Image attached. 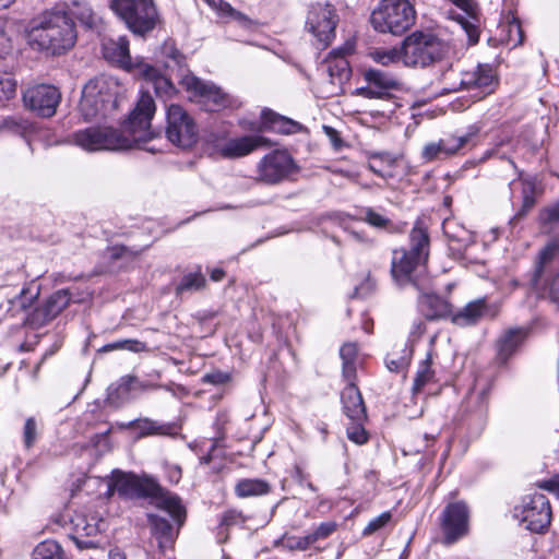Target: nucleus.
<instances>
[{
    "label": "nucleus",
    "instance_id": "1",
    "mask_svg": "<svg viewBox=\"0 0 559 559\" xmlns=\"http://www.w3.org/2000/svg\"><path fill=\"white\" fill-rule=\"evenodd\" d=\"M155 102L143 93L124 124L128 135L111 127H88L73 133V143L86 152L128 150L140 142L151 140V120L155 114Z\"/></svg>",
    "mask_w": 559,
    "mask_h": 559
},
{
    "label": "nucleus",
    "instance_id": "2",
    "mask_svg": "<svg viewBox=\"0 0 559 559\" xmlns=\"http://www.w3.org/2000/svg\"><path fill=\"white\" fill-rule=\"evenodd\" d=\"M430 238L427 229L417 222L409 233L407 248L394 249L391 261V275L399 286L412 285L418 290L429 286L427 261Z\"/></svg>",
    "mask_w": 559,
    "mask_h": 559
},
{
    "label": "nucleus",
    "instance_id": "3",
    "mask_svg": "<svg viewBox=\"0 0 559 559\" xmlns=\"http://www.w3.org/2000/svg\"><path fill=\"white\" fill-rule=\"evenodd\" d=\"M75 40L73 19L62 8L45 10L29 22L27 41L37 51L62 55L74 46Z\"/></svg>",
    "mask_w": 559,
    "mask_h": 559
},
{
    "label": "nucleus",
    "instance_id": "4",
    "mask_svg": "<svg viewBox=\"0 0 559 559\" xmlns=\"http://www.w3.org/2000/svg\"><path fill=\"white\" fill-rule=\"evenodd\" d=\"M108 489L109 492L116 491L119 496L127 498H155L158 509L169 512L179 524L183 521L185 507L181 499L164 489L151 477H139L132 473L115 469L111 473Z\"/></svg>",
    "mask_w": 559,
    "mask_h": 559
},
{
    "label": "nucleus",
    "instance_id": "5",
    "mask_svg": "<svg viewBox=\"0 0 559 559\" xmlns=\"http://www.w3.org/2000/svg\"><path fill=\"white\" fill-rule=\"evenodd\" d=\"M527 285L536 295L559 304V237L548 241L536 254Z\"/></svg>",
    "mask_w": 559,
    "mask_h": 559
},
{
    "label": "nucleus",
    "instance_id": "6",
    "mask_svg": "<svg viewBox=\"0 0 559 559\" xmlns=\"http://www.w3.org/2000/svg\"><path fill=\"white\" fill-rule=\"evenodd\" d=\"M121 87L111 76L100 75L90 80L83 87L80 111L85 120L110 116L118 106Z\"/></svg>",
    "mask_w": 559,
    "mask_h": 559
},
{
    "label": "nucleus",
    "instance_id": "7",
    "mask_svg": "<svg viewBox=\"0 0 559 559\" xmlns=\"http://www.w3.org/2000/svg\"><path fill=\"white\" fill-rule=\"evenodd\" d=\"M439 82L443 93L476 88L479 91L478 99H480L495 91L498 78L488 63H479L474 69L462 72H456L452 66H448L441 71Z\"/></svg>",
    "mask_w": 559,
    "mask_h": 559
},
{
    "label": "nucleus",
    "instance_id": "8",
    "mask_svg": "<svg viewBox=\"0 0 559 559\" xmlns=\"http://www.w3.org/2000/svg\"><path fill=\"white\" fill-rule=\"evenodd\" d=\"M448 43L430 32L415 31L403 40L402 60L407 67H428L450 52Z\"/></svg>",
    "mask_w": 559,
    "mask_h": 559
},
{
    "label": "nucleus",
    "instance_id": "9",
    "mask_svg": "<svg viewBox=\"0 0 559 559\" xmlns=\"http://www.w3.org/2000/svg\"><path fill=\"white\" fill-rule=\"evenodd\" d=\"M416 20V12L408 0H382L370 16L373 28L380 33L402 35Z\"/></svg>",
    "mask_w": 559,
    "mask_h": 559
},
{
    "label": "nucleus",
    "instance_id": "10",
    "mask_svg": "<svg viewBox=\"0 0 559 559\" xmlns=\"http://www.w3.org/2000/svg\"><path fill=\"white\" fill-rule=\"evenodd\" d=\"M110 8L135 35L144 36L160 22L153 0H111Z\"/></svg>",
    "mask_w": 559,
    "mask_h": 559
},
{
    "label": "nucleus",
    "instance_id": "11",
    "mask_svg": "<svg viewBox=\"0 0 559 559\" xmlns=\"http://www.w3.org/2000/svg\"><path fill=\"white\" fill-rule=\"evenodd\" d=\"M180 85L189 93L191 100L201 104L209 111H219L237 105L236 100L219 86L191 73L181 78Z\"/></svg>",
    "mask_w": 559,
    "mask_h": 559
},
{
    "label": "nucleus",
    "instance_id": "12",
    "mask_svg": "<svg viewBox=\"0 0 559 559\" xmlns=\"http://www.w3.org/2000/svg\"><path fill=\"white\" fill-rule=\"evenodd\" d=\"M165 134L168 141L181 148H190L199 139V127L182 106L171 104L166 111Z\"/></svg>",
    "mask_w": 559,
    "mask_h": 559
},
{
    "label": "nucleus",
    "instance_id": "13",
    "mask_svg": "<svg viewBox=\"0 0 559 559\" xmlns=\"http://www.w3.org/2000/svg\"><path fill=\"white\" fill-rule=\"evenodd\" d=\"M337 24L338 15L333 4L329 2H316L310 4L305 26L324 48L335 38Z\"/></svg>",
    "mask_w": 559,
    "mask_h": 559
},
{
    "label": "nucleus",
    "instance_id": "14",
    "mask_svg": "<svg viewBox=\"0 0 559 559\" xmlns=\"http://www.w3.org/2000/svg\"><path fill=\"white\" fill-rule=\"evenodd\" d=\"M515 516L525 530L544 533L551 522L550 502L543 493L527 495L523 498L521 507L515 509Z\"/></svg>",
    "mask_w": 559,
    "mask_h": 559
},
{
    "label": "nucleus",
    "instance_id": "15",
    "mask_svg": "<svg viewBox=\"0 0 559 559\" xmlns=\"http://www.w3.org/2000/svg\"><path fill=\"white\" fill-rule=\"evenodd\" d=\"M443 543L451 545L463 538L469 528V509L464 501L449 502L439 516Z\"/></svg>",
    "mask_w": 559,
    "mask_h": 559
},
{
    "label": "nucleus",
    "instance_id": "16",
    "mask_svg": "<svg viewBox=\"0 0 559 559\" xmlns=\"http://www.w3.org/2000/svg\"><path fill=\"white\" fill-rule=\"evenodd\" d=\"M294 169L293 157L286 151L275 150L261 158L257 174L260 181L275 185L287 178Z\"/></svg>",
    "mask_w": 559,
    "mask_h": 559
},
{
    "label": "nucleus",
    "instance_id": "17",
    "mask_svg": "<svg viewBox=\"0 0 559 559\" xmlns=\"http://www.w3.org/2000/svg\"><path fill=\"white\" fill-rule=\"evenodd\" d=\"M362 78L367 85L355 90V95L368 99H386L391 92L399 90L400 81L395 75L374 68H367L362 71Z\"/></svg>",
    "mask_w": 559,
    "mask_h": 559
},
{
    "label": "nucleus",
    "instance_id": "18",
    "mask_svg": "<svg viewBox=\"0 0 559 559\" xmlns=\"http://www.w3.org/2000/svg\"><path fill=\"white\" fill-rule=\"evenodd\" d=\"M61 100V93L53 85L39 84L27 88L23 94L25 106L43 118H50L56 114Z\"/></svg>",
    "mask_w": 559,
    "mask_h": 559
},
{
    "label": "nucleus",
    "instance_id": "19",
    "mask_svg": "<svg viewBox=\"0 0 559 559\" xmlns=\"http://www.w3.org/2000/svg\"><path fill=\"white\" fill-rule=\"evenodd\" d=\"M479 127L473 124L462 135H450L437 142H430L423 148L421 156L426 162L442 159L459 153L465 145L478 134Z\"/></svg>",
    "mask_w": 559,
    "mask_h": 559
},
{
    "label": "nucleus",
    "instance_id": "20",
    "mask_svg": "<svg viewBox=\"0 0 559 559\" xmlns=\"http://www.w3.org/2000/svg\"><path fill=\"white\" fill-rule=\"evenodd\" d=\"M72 540L79 549L97 548L100 543L97 536L105 530L106 522L97 515L75 514L72 519Z\"/></svg>",
    "mask_w": 559,
    "mask_h": 559
},
{
    "label": "nucleus",
    "instance_id": "21",
    "mask_svg": "<svg viewBox=\"0 0 559 559\" xmlns=\"http://www.w3.org/2000/svg\"><path fill=\"white\" fill-rule=\"evenodd\" d=\"M71 301V294L68 289H60L40 306L29 312L25 319L26 324L32 328H40L53 320Z\"/></svg>",
    "mask_w": 559,
    "mask_h": 559
},
{
    "label": "nucleus",
    "instance_id": "22",
    "mask_svg": "<svg viewBox=\"0 0 559 559\" xmlns=\"http://www.w3.org/2000/svg\"><path fill=\"white\" fill-rule=\"evenodd\" d=\"M274 143L266 136L252 134L229 139L221 148L219 153L225 158H240L249 155L258 148H269Z\"/></svg>",
    "mask_w": 559,
    "mask_h": 559
},
{
    "label": "nucleus",
    "instance_id": "23",
    "mask_svg": "<svg viewBox=\"0 0 559 559\" xmlns=\"http://www.w3.org/2000/svg\"><path fill=\"white\" fill-rule=\"evenodd\" d=\"M341 400L344 413L352 421L360 423L366 420V406L355 381H347V385L341 393Z\"/></svg>",
    "mask_w": 559,
    "mask_h": 559
},
{
    "label": "nucleus",
    "instance_id": "24",
    "mask_svg": "<svg viewBox=\"0 0 559 559\" xmlns=\"http://www.w3.org/2000/svg\"><path fill=\"white\" fill-rule=\"evenodd\" d=\"M167 513L171 516L174 522L177 524V528H175L174 525L168 520H166L165 518H163L160 515L148 514V516H147L152 534L156 538V540L158 543V547L162 550L169 548L173 545L175 538L178 535V531H179L180 526L183 524V523L179 524L177 522V520H175L174 516L169 512H167ZM183 520H186V516L183 518ZM182 522H185V521H182Z\"/></svg>",
    "mask_w": 559,
    "mask_h": 559
},
{
    "label": "nucleus",
    "instance_id": "25",
    "mask_svg": "<svg viewBox=\"0 0 559 559\" xmlns=\"http://www.w3.org/2000/svg\"><path fill=\"white\" fill-rule=\"evenodd\" d=\"M103 55L106 60L122 69L130 70L132 68L129 40L124 36H120L117 39L104 40Z\"/></svg>",
    "mask_w": 559,
    "mask_h": 559
},
{
    "label": "nucleus",
    "instance_id": "26",
    "mask_svg": "<svg viewBox=\"0 0 559 559\" xmlns=\"http://www.w3.org/2000/svg\"><path fill=\"white\" fill-rule=\"evenodd\" d=\"M418 307L428 320H437L452 314L451 305L443 298L433 294H424L419 297Z\"/></svg>",
    "mask_w": 559,
    "mask_h": 559
},
{
    "label": "nucleus",
    "instance_id": "27",
    "mask_svg": "<svg viewBox=\"0 0 559 559\" xmlns=\"http://www.w3.org/2000/svg\"><path fill=\"white\" fill-rule=\"evenodd\" d=\"M526 336L524 329H509L497 341V359L500 364H506L508 359L516 352Z\"/></svg>",
    "mask_w": 559,
    "mask_h": 559
},
{
    "label": "nucleus",
    "instance_id": "28",
    "mask_svg": "<svg viewBox=\"0 0 559 559\" xmlns=\"http://www.w3.org/2000/svg\"><path fill=\"white\" fill-rule=\"evenodd\" d=\"M264 129L283 134H294L302 129V126L287 117L281 116L271 109H263L261 112Z\"/></svg>",
    "mask_w": 559,
    "mask_h": 559
},
{
    "label": "nucleus",
    "instance_id": "29",
    "mask_svg": "<svg viewBox=\"0 0 559 559\" xmlns=\"http://www.w3.org/2000/svg\"><path fill=\"white\" fill-rule=\"evenodd\" d=\"M326 70L333 84H342L350 76V68L342 50H333L325 60Z\"/></svg>",
    "mask_w": 559,
    "mask_h": 559
},
{
    "label": "nucleus",
    "instance_id": "30",
    "mask_svg": "<svg viewBox=\"0 0 559 559\" xmlns=\"http://www.w3.org/2000/svg\"><path fill=\"white\" fill-rule=\"evenodd\" d=\"M126 427L138 430L139 438L147 436H168L171 435L175 427L170 424H164L150 418L135 419L126 425Z\"/></svg>",
    "mask_w": 559,
    "mask_h": 559
},
{
    "label": "nucleus",
    "instance_id": "31",
    "mask_svg": "<svg viewBox=\"0 0 559 559\" xmlns=\"http://www.w3.org/2000/svg\"><path fill=\"white\" fill-rule=\"evenodd\" d=\"M485 301L477 299L468 302L462 310L451 316V321L459 326L475 324L484 314Z\"/></svg>",
    "mask_w": 559,
    "mask_h": 559
},
{
    "label": "nucleus",
    "instance_id": "32",
    "mask_svg": "<svg viewBox=\"0 0 559 559\" xmlns=\"http://www.w3.org/2000/svg\"><path fill=\"white\" fill-rule=\"evenodd\" d=\"M134 384H136V377L123 376L116 384L108 388V400L110 403L119 406L128 401L132 393L135 392Z\"/></svg>",
    "mask_w": 559,
    "mask_h": 559
},
{
    "label": "nucleus",
    "instance_id": "33",
    "mask_svg": "<svg viewBox=\"0 0 559 559\" xmlns=\"http://www.w3.org/2000/svg\"><path fill=\"white\" fill-rule=\"evenodd\" d=\"M432 356L428 353L426 358L420 361L416 376L414 378L412 393L417 395L425 391V389L436 382V373L431 367Z\"/></svg>",
    "mask_w": 559,
    "mask_h": 559
},
{
    "label": "nucleus",
    "instance_id": "34",
    "mask_svg": "<svg viewBox=\"0 0 559 559\" xmlns=\"http://www.w3.org/2000/svg\"><path fill=\"white\" fill-rule=\"evenodd\" d=\"M358 348L355 343H345L340 349L342 359V373L346 381H355L356 379V360Z\"/></svg>",
    "mask_w": 559,
    "mask_h": 559
},
{
    "label": "nucleus",
    "instance_id": "35",
    "mask_svg": "<svg viewBox=\"0 0 559 559\" xmlns=\"http://www.w3.org/2000/svg\"><path fill=\"white\" fill-rule=\"evenodd\" d=\"M235 491L241 498L262 496L270 491V485L262 479H241L237 483Z\"/></svg>",
    "mask_w": 559,
    "mask_h": 559
},
{
    "label": "nucleus",
    "instance_id": "36",
    "mask_svg": "<svg viewBox=\"0 0 559 559\" xmlns=\"http://www.w3.org/2000/svg\"><path fill=\"white\" fill-rule=\"evenodd\" d=\"M206 285V278L198 267L195 272L187 273L182 276L180 283L176 286V294L193 293L201 290Z\"/></svg>",
    "mask_w": 559,
    "mask_h": 559
},
{
    "label": "nucleus",
    "instance_id": "37",
    "mask_svg": "<svg viewBox=\"0 0 559 559\" xmlns=\"http://www.w3.org/2000/svg\"><path fill=\"white\" fill-rule=\"evenodd\" d=\"M356 218L378 229H385L391 225V219L384 213L370 206L359 209Z\"/></svg>",
    "mask_w": 559,
    "mask_h": 559
},
{
    "label": "nucleus",
    "instance_id": "38",
    "mask_svg": "<svg viewBox=\"0 0 559 559\" xmlns=\"http://www.w3.org/2000/svg\"><path fill=\"white\" fill-rule=\"evenodd\" d=\"M33 559H64L61 546L55 540H44L33 550Z\"/></svg>",
    "mask_w": 559,
    "mask_h": 559
},
{
    "label": "nucleus",
    "instance_id": "39",
    "mask_svg": "<svg viewBox=\"0 0 559 559\" xmlns=\"http://www.w3.org/2000/svg\"><path fill=\"white\" fill-rule=\"evenodd\" d=\"M71 19H78L83 25L87 27H93L96 22V15L93 10L86 3L74 2L73 7L70 9V13H68Z\"/></svg>",
    "mask_w": 559,
    "mask_h": 559
},
{
    "label": "nucleus",
    "instance_id": "40",
    "mask_svg": "<svg viewBox=\"0 0 559 559\" xmlns=\"http://www.w3.org/2000/svg\"><path fill=\"white\" fill-rule=\"evenodd\" d=\"M2 128L13 133L25 135L33 130V124L19 116H11L2 121Z\"/></svg>",
    "mask_w": 559,
    "mask_h": 559
},
{
    "label": "nucleus",
    "instance_id": "41",
    "mask_svg": "<svg viewBox=\"0 0 559 559\" xmlns=\"http://www.w3.org/2000/svg\"><path fill=\"white\" fill-rule=\"evenodd\" d=\"M312 540H310V535H306L302 537L298 536H286L284 535L280 540L275 543V545H282L284 548L288 550H307L310 545H312Z\"/></svg>",
    "mask_w": 559,
    "mask_h": 559
},
{
    "label": "nucleus",
    "instance_id": "42",
    "mask_svg": "<svg viewBox=\"0 0 559 559\" xmlns=\"http://www.w3.org/2000/svg\"><path fill=\"white\" fill-rule=\"evenodd\" d=\"M539 221L544 231L550 233L552 224H559V201L540 211Z\"/></svg>",
    "mask_w": 559,
    "mask_h": 559
},
{
    "label": "nucleus",
    "instance_id": "43",
    "mask_svg": "<svg viewBox=\"0 0 559 559\" xmlns=\"http://www.w3.org/2000/svg\"><path fill=\"white\" fill-rule=\"evenodd\" d=\"M16 92V82L7 72H0V104L14 97Z\"/></svg>",
    "mask_w": 559,
    "mask_h": 559
},
{
    "label": "nucleus",
    "instance_id": "44",
    "mask_svg": "<svg viewBox=\"0 0 559 559\" xmlns=\"http://www.w3.org/2000/svg\"><path fill=\"white\" fill-rule=\"evenodd\" d=\"M474 20H475L474 16H472V17L460 16L457 19L461 29L466 35L469 45H475L479 40V31H478L477 25L474 23Z\"/></svg>",
    "mask_w": 559,
    "mask_h": 559
},
{
    "label": "nucleus",
    "instance_id": "45",
    "mask_svg": "<svg viewBox=\"0 0 559 559\" xmlns=\"http://www.w3.org/2000/svg\"><path fill=\"white\" fill-rule=\"evenodd\" d=\"M370 56L376 62L382 66H390L402 58V49L397 50L393 48L384 50H374L370 53Z\"/></svg>",
    "mask_w": 559,
    "mask_h": 559
},
{
    "label": "nucleus",
    "instance_id": "46",
    "mask_svg": "<svg viewBox=\"0 0 559 559\" xmlns=\"http://www.w3.org/2000/svg\"><path fill=\"white\" fill-rule=\"evenodd\" d=\"M163 53L166 58L169 59V61L166 62V67L168 68L171 67L170 62H173L175 66H178L179 68L186 64L185 56L171 43H165L163 46Z\"/></svg>",
    "mask_w": 559,
    "mask_h": 559
},
{
    "label": "nucleus",
    "instance_id": "47",
    "mask_svg": "<svg viewBox=\"0 0 559 559\" xmlns=\"http://www.w3.org/2000/svg\"><path fill=\"white\" fill-rule=\"evenodd\" d=\"M216 12L224 17H229L231 20L237 21L241 25H247L250 22L247 15L237 11L228 2H225L224 0L222 1V5L218 8Z\"/></svg>",
    "mask_w": 559,
    "mask_h": 559
},
{
    "label": "nucleus",
    "instance_id": "48",
    "mask_svg": "<svg viewBox=\"0 0 559 559\" xmlns=\"http://www.w3.org/2000/svg\"><path fill=\"white\" fill-rule=\"evenodd\" d=\"M37 440V423L35 418L29 417L25 420L23 429V442L25 448H32Z\"/></svg>",
    "mask_w": 559,
    "mask_h": 559
},
{
    "label": "nucleus",
    "instance_id": "49",
    "mask_svg": "<svg viewBox=\"0 0 559 559\" xmlns=\"http://www.w3.org/2000/svg\"><path fill=\"white\" fill-rule=\"evenodd\" d=\"M535 198L533 195V187H524L522 195V206L519 212L514 215L513 221L521 219L526 213L534 206Z\"/></svg>",
    "mask_w": 559,
    "mask_h": 559
},
{
    "label": "nucleus",
    "instance_id": "50",
    "mask_svg": "<svg viewBox=\"0 0 559 559\" xmlns=\"http://www.w3.org/2000/svg\"><path fill=\"white\" fill-rule=\"evenodd\" d=\"M523 31L520 21L515 17L508 24V41L513 46H519L523 43Z\"/></svg>",
    "mask_w": 559,
    "mask_h": 559
},
{
    "label": "nucleus",
    "instance_id": "51",
    "mask_svg": "<svg viewBox=\"0 0 559 559\" xmlns=\"http://www.w3.org/2000/svg\"><path fill=\"white\" fill-rule=\"evenodd\" d=\"M391 513L390 512H383L377 518L372 519L367 526L364 528L362 534L365 536L371 535L376 533L377 531L384 527L390 521H391Z\"/></svg>",
    "mask_w": 559,
    "mask_h": 559
},
{
    "label": "nucleus",
    "instance_id": "52",
    "mask_svg": "<svg viewBox=\"0 0 559 559\" xmlns=\"http://www.w3.org/2000/svg\"><path fill=\"white\" fill-rule=\"evenodd\" d=\"M409 360V353L397 357L394 354H390L385 359V364L390 371L400 372L407 368Z\"/></svg>",
    "mask_w": 559,
    "mask_h": 559
},
{
    "label": "nucleus",
    "instance_id": "53",
    "mask_svg": "<svg viewBox=\"0 0 559 559\" xmlns=\"http://www.w3.org/2000/svg\"><path fill=\"white\" fill-rule=\"evenodd\" d=\"M364 421L354 423L347 427V437L357 444H364L368 440L367 432L362 427Z\"/></svg>",
    "mask_w": 559,
    "mask_h": 559
},
{
    "label": "nucleus",
    "instance_id": "54",
    "mask_svg": "<svg viewBox=\"0 0 559 559\" xmlns=\"http://www.w3.org/2000/svg\"><path fill=\"white\" fill-rule=\"evenodd\" d=\"M336 530V524L334 522H323L321 523L312 533H310V540L314 544L320 539H324L329 537Z\"/></svg>",
    "mask_w": 559,
    "mask_h": 559
},
{
    "label": "nucleus",
    "instance_id": "55",
    "mask_svg": "<svg viewBox=\"0 0 559 559\" xmlns=\"http://www.w3.org/2000/svg\"><path fill=\"white\" fill-rule=\"evenodd\" d=\"M38 294H39L38 288H36L35 292H32V289L29 287L23 288L21 290L19 297H16V304L21 308L26 309L32 306L33 301L37 298Z\"/></svg>",
    "mask_w": 559,
    "mask_h": 559
},
{
    "label": "nucleus",
    "instance_id": "56",
    "mask_svg": "<svg viewBox=\"0 0 559 559\" xmlns=\"http://www.w3.org/2000/svg\"><path fill=\"white\" fill-rule=\"evenodd\" d=\"M154 88L156 93H165L166 95H170L174 92V86L171 82L165 76H157L154 82Z\"/></svg>",
    "mask_w": 559,
    "mask_h": 559
},
{
    "label": "nucleus",
    "instance_id": "57",
    "mask_svg": "<svg viewBox=\"0 0 559 559\" xmlns=\"http://www.w3.org/2000/svg\"><path fill=\"white\" fill-rule=\"evenodd\" d=\"M241 522V514L235 510L226 511L221 520V525L229 527Z\"/></svg>",
    "mask_w": 559,
    "mask_h": 559
},
{
    "label": "nucleus",
    "instance_id": "58",
    "mask_svg": "<svg viewBox=\"0 0 559 559\" xmlns=\"http://www.w3.org/2000/svg\"><path fill=\"white\" fill-rule=\"evenodd\" d=\"M228 380H229V376L227 373H224L221 371L206 373L203 377L204 382L212 383V384H223V383H226Z\"/></svg>",
    "mask_w": 559,
    "mask_h": 559
},
{
    "label": "nucleus",
    "instance_id": "59",
    "mask_svg": "<svg viewBox=\"0 0 559 559\" xmlns=\"http://www.w3.org/2000/svg\"><path fill=\"white\" fill-rule=\"evenodd\" d=\"M537 486L542 489L554 492L559 497V477H555L549 480H544L537 484Z\"/></svg>",
    "mask_w": 559,
    "mask_h": 559
},
{
    "label": "nucleus",
    "instance_id": "60",
    "mask_svg": "<svg viewBox=\"0 0 559 559\" xmlns=\"http://www.w3.org/2000/svg\"><path fill=\"white\" fill-rule=\"evenodd\" d=\"M126 349L133 353H140L146 349V345L138 340H124Z\"/></svg>",
    "mask_w": 559,
    "mask_h": 559
},
{
    "label": "nucleus",
    "instance_id": "61",
    "mask_svg": "<svg viewBox=\"0 0 559 559\" xmlns=\"http://www.w3.org/2000/svg\"><path fill=\"white\" fill-rule=\"evenodd\" d=\"M167 473L169 480L174 484H177L181 478V468L179 466H169Z\"/></svg>",
    "mask_w": 559,
    "mask_h": 559
},
{
    "label": "nucleus",
    "instance_id": "62",
    "mask_svg": "<svg viewBox=\"0 0 559 559\" xmlns=\"http://www.w3.org/2000/svg\"><path fill=\"white\" fill-rule=\"evenodd\" d=\"M371 159H380L382 162H385L389 166H392L394 164V158L389 153H374L372 154Z\"/></svg>",
    "mask_w": 559,
    "mask_h": 559
},
{
    "label": "nucleus",
    "instance_id": "63",
    "mask_svg": "<svg viewBox=\"0 0 559 559\" xmlns=\"http://www.w3.org/2000/svg\"><path fill=\"white\" fill-rule=\"evenodd\" d=\"M157 388H159V385L142 382L138 378H136V384H134L135 392L136 391L154 390V389H157Z\"/></svg>",
    "mask_w": 559,
    "mask_h": 559
},
{
    "label": "nucleus",
    "instance_id": "64",
    "mask_svg": "<svg viewBox=\"0 0 559 559\" xmlns=\"http://www.w3.org/2000/svg\"><path fill=\"white\" fill-rule=\"evenodd\" d=\"M116 349H126L124 340L107 344L103 347L104 352L116 350Z\"/></svg>",
    "mask_w": 559,
    "mask_h": 559
}]
</instances>
